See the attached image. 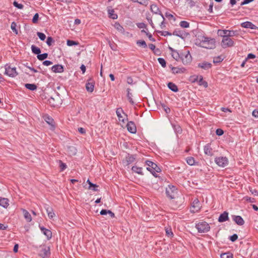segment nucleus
I'll list each match as a JSON object with an SVG mask.
<instances>
[{"mask_svg":"<svg viewBox=\"0 0 258 258\" xmlns=\"http://www.w3.org/2000/svg\"><path fill=\"white\" fill-rule=\"evenodd\" d=\"M37 57L39 60H43L46 58H47L48 54L47 53L39 54L37 56Z\"/></svg>","mask_w":258,"mask_h":258,"instance_id":"obj_36","label":"nucleus"},{"mask_svg":"<svg viewBox=\"0 0 258 258\" xmlns=\"http://www.w3.org/2000/svg\"><path fill=\"white\" fill-rule=\"evenodd\" d=\"M39 18V15L38 13H36L32 19V22L34 24H36L38 22Z\"/></svg>","mask_w":258,"mask_h":258,"instance_id":"obj_52","label":"nucleus"},{"mask_svg":"<svg viewBox=\"0 0 258 258\" xmlns=\"http://www.w3.org/2000/svg\"><path fill=\"white\" fill-rule=\"evenodd\" d=\"M50 254V248L45 245L40 246L39 255L42 258H47Z\"/></svg>","mask_w":258,"mask_h":258,"instance_id":"obj_6","label":"nucleus"},{"mask_svg":"<svg viewBox=\"0 0 258 258\" xmlns=\"http://www.w3.org/2000/svg\"><path fill=\"white\" fill-rule=\"evenodd\" d=\"M25 86L27 89L31 91L35 90L37 88V86L34 84H26Z\"/></svg>","mask_w":258,"mask_h":258,"instance_id":"obj_31","label":"nucleus"},{"mask_svg":"<svg viewBox=\"0 0 258 258\" xmlns=\"http://www.w3.org/2000/svg\"><path fill=\"white\" fill-rule=\"evenodd\" d=\"M127 129L131 133H136L137 128L135 124L133 121H130L126 125Z\"/></svg>","mask_w":258,"mask_h":258,"instance_id":"obj_11","label":"nucleus"},{"mask_svg":"<svg viewBox=\"0 0 258 258\" xmlns=\"http://www.w3.org/2000/svg\"><path fill=\"white\" fill-rule=\"evenodd\" d=\"M137 44L140 46L143 47L144 48H146L147 46L146 43L144 40H138L137 42Z\"/></svg>","mask_w":258,"mask_h":258,"instance_id":"obj_43","label":"nucleus"},{"mask_svg":"<svg viewBox=\"0 0 258 258\" xmlns=\"http://www.w3.org/2000/svg\"><path fill=\"white\" fill-rule=\"evenodd\" d=\"M159 33H160L161 35L164 36H166L167 35H169V36L171 35V33L168 31H159Z\"/></svg>","mask_w":258,"mask_h":258,"instance_id":"obj_53","label":"nucleus"},{"mask_svg":"<svg viewBox=\"0 0 258 258\" xmlns=\"http://www.w3.org/2000/svg\"><path fill=\"white\" fill-rule=\"evenodd\" d=\"M13 5L19 9H22L24 7L23 5L21 4H19L16 1L13 2Z\"/></svg>","mask_w":258,"mask_h":258,"instance_id":"obj_50","label":"nucleus"},{"mask_svg":"<svg viewBox=\"0 0 258 258\" xmlns=\"http://www.w3.org/2000/svg\"><path fill=\"white\" fill-rule=\"evenodd\" d=\"M244 199H245V200L247 202H249L250 203H253L254 202V198H250V197H244Z\"/></svg>","mask_w":258,"mask_h":258,"instance_id":"obj_57","label":"nucleus"},{"mask_svg":"<svg viewBox=\"0 0 258 258\" xmlns=\"http://www.w3.org/2000/svg\"><path fill=\"white\" fill-rule=\"evenodd\" d=\"M169 49L172 52V56L173 57V58L176 60H179L180 58V53L171 47H169Z\"/></svg>","mask_w":258,"mask_h":258,"instance_id":"obj_18","label":"nucleus"},{"mask_svg":"<svg viewBox=\"0 0 258 258\" xmlns=\"http://www.w3.org/2000/svg\"><path fill=\"white\" fill-rule=\"evenodd\" d=\"M173 34L174 35H176V36H179V37H181V33L180 32V31H174L173 33Z\"/></svg>","mask_w":258,"mask_h":258,"instance_id":"obj_62","label":"nucleus"},{"mask_svg":"<svg viewBox=\"0 0 258 258\" xmlns=\"http://www.w3.org/2000/svg\"><path fill=\"white\" fill-rule=\"evenodd\" d=\"M135 160V158L133 155H128L126 158L125 160L123 161V163L125 166H127L129 164L133 163Z\"/></svg>","mask_w":258,"mask_h":258,"instance_id":"obj_13","label":"nucleus"},{"mask_svg":"<svg viewBox=\"0 0 258 258\" xmlns=\"http://www.w3.org/2000/svg\"><path fill=\"white\" fill-rule=\"evenodd\" d=\"M223 59L224 58L222 56H218L213 58V62L214 63L220 62L223 61Z\"/></svg>","mask_w":258,"mask_h":258,"instance_id":"obj_39","label":"nucleus"},{"mask_svg":"<svg viewBox=\"0 0 258 258\" xmlns=\"http://www.w3.org/2000/svg\"><path fill=\"white\" fill-rule=\"evenodd\" d=\"M45 121L49 124H52V122H53V119L49 117H47V118H46L45 119Z\"/></svg>","mask_w":258,"mask_h":258,"instance_id":"obj_60","label":"nucleus"},{"mask_svg":"<svg viewBox=\"0 0 258 258\" xmlns=\"http://www.w3.org/2000/svg\"><path fill=\"white\" fill-rule=\"evenodd\" d=\"M54 42V40L51 37H48L46 40V43L48 46L52 45V43Z\"/></svg>","mask_w":258,"mask_h":258,"instance_id":"obj_47","label":"nucleus"},{"mask_svg":"<svg viewBox=\"0 0 258 258\" xmlns=\"http://www.w3.org/2000/svg\"><path fill=\"white\" fill-rule=\"evenodd\" d=\"M116 115L118 118V119L120 121L122 122L123 123L125 122V119L123 117L121 114L123 113V110L119 108H117L116 111Z\"/></svg>","mask_w":258,"mask_h":258,"instance_id":"obj_19","label":"nucleus"},{"mask_svg":"<svg viewBox=\"0 0 258 258\" xmlns=\"http://www.w3.org/2000/svg\"><path fill=\"white\" fill-rule=\"evenodd\" d=\"M233 220L238 225H243L244 223L243 219L240 216H233Z\"/></svg>","mask_w":258,"mask_h":258,"instance_id":"obj_16","label":"nucleus"},{"mask_svg":"<svg viewBox=\"0 0 258 258\" xmlns=\"http://www.w3.org/2000/svg\"><path fill=\"white\" fill-rule=\"evenodd\" d=\"M237 238H238L237 235L236 234H234L232 235V236H231L230 237L229 239L231 241H232V242H234V241H236L237 239Z\"/></svg>","mask_w":258,"mask_h":258,"instance_id":"obj_54","label":"nucleus"},{"mask_svg":"<svg viewBox=\"0 0 258 258\" xmlns=\"http://www.w3.org/2000/svg\"><path fill=\"white\" fill-rule=\"evenodd\" d=\"M67 44L68 46H71L73 45H78L79 44V42L71 40H68L67 42Z\"/></svg>","mask_w":258,"mask_h":258,"instance_id":"obj_41","label":"nucleus"},{"mask_svg":"<svg viewBox=\"0 0 258 258\" xmlns=\"http://www.w3.org/2000/svg\"><path fill=\"white\" fill-rule=\"evenodd\" d=\"M114 28L119 32L122 34L124 33V29L122 26H121L120 24L118 22H115L114 25Z\"/></svg>","mask_w":258,"mask_h":258,"instance_id":"obj_27","label":"nucleus"},{"mask_svg":"<svg viewBox=\"0 0 258 258\" xmlns=\"http://www.w3.org/2000/svg\"><path fill=\"white\" fill-rule=\"evenodd\" d=\"M142 169L143 168L142 167H139L137 166H134L132 168V170H133V171L141 175L143 174L142 172Z\"/></svg>","mask_w":258,"mask_h":258,"instance_id":"obj_29","label":"nucleus"},{"mask_svg":"<svg viewBox=\"0 0 258 258\" xmlns=\"http://www.w3.org/2000/svg\"><path fill=\"white\" fill-rule=\"evenodd\" d=\"M16 27H17V25L16 24V23L15 22H13L12 24H11V29L13 31V32H14L16 34H18V31L16 29Z\"/></svg>","mask_w":258,"mask_h":258,"instance_id":"obj_51","label":"nucleus"},{"mask_svg":"<svg viewBox=\"0 0 258 258\" xmlns=\"http://www.w3.org/2000/svg\"><path fill=\"white\" fill-rule=\"evenodd\" d=\"M180 26L182 28H188L189 26V24L186 21H182L180 22Z\"/></svg>","mask_w":258,"mask_h":258,"instance_id":"obj_42","label":"nucleus"},{"mask_svg":"<svg viewBox=\"0 0 258 258\" xmlns=\"http://www.w3.org/2000/svg\"><path fill=\"white\" fill-rule=\"evenodd\" d=\"M108 14L109 18L112 19H116L117 18V15L114 13L113 10H109Z\"/></svg>","mask_w":258,"mask_h":258,"instance_id":"obj_33","label":"nucleus"},{"mask_svg":"<svg viewBox=\"0 0 258 258\" xmlns=\"http://www.w3.org/2000/svg\"><path fill=\"white\" fill-rule=\"evenodd\" d=\"M192 207L197 211L200 209V203L198 199L195 200L192 203Z\"/></svg>","mask_w":258,"mask_h":258,"instance_id":"obj_32","label":"nucleus"},{"mask_svg":"<svg viewBox=\"0 0 258 258\" xmlns=\"http://www.w3.org/2000/svg\"><path fill=\"white\" fill-rule=\"evenodd\" d=\"M215 163L220 167H224L228 164V160L226 157H219L215 159Z\"/></svg>","mask_w":258,"mask_h":258,"instance_id":"obj_9","label":"nucleus"},{"mask_svg":"<svg viewBox=\"0 0 258 258\" xmlns=\"http://www.w3.org/2000/svg\"><path fill=\"white\" fill-rule=\"evenodd\" d=\"M196 228L199 233H206L210 229L209 224L205 221H201L196 225Z\"/></svg>","mask_w":258,"mask_h":258,"instance_id":"obj_3","label":"nucleus"},{"mask_svg":"<svg viewBox=\"0 0 258 258\" xmlns=\"http://www.w3.org/2000/svg\"><path fill=\"white\" fill-rule=\"evenodd\" d=\"M172 71L174 74H179L183 73L185 71V69L184 68L173 67Z\"/></svg>","mask_w":258,"mask_h":258,"instance_id":"obj_26","label":"nucleus"},{"mask_svg":"<svg viewBox=\"0 0 258 258\" xmlns=\"http://www.w3.org/2000/svg\"><path fill=\"white\" fill-rule=\"evenodd\" d=\"M227 33H228L227 30H219L218 31V34L219 36L222 37L223 38H224L226 36H227Z\"/></svg>","mask_w":258,"mask_h":258,"instance_id":"obj_35","label":"nucleus"},{"mask_svg":"<svg viewBox=\"0 0 258 258\" xmlns=\"http://www.w3.org/2000/svg\"><path fill=\"white\" fill-rule=\"evenodd\" d=\"M198 43L200 46L207 49H213L215 47V40L203 35L198 36L196 44Z\"/></svg>","mask_w":258,"mask_h":258,"instance_id":"obj_1","label":"nucleus"},{"mask_svg":"<svg viewBox=\"0 0 258 258\" xmlns=\"http://www.w3.org/2000/svg\"><path fill=\"white\" fill-rule=\"evenodd\" d=\"M166 235L168 237H172L173 236V233L171 230V228H166L165 229Z\"/></svg>","mask_w":258,"mask_h":258,"instance_id":"obj_48","label":"nucleus"},{"mask_svg":"<svg viewBox=\"0 0 258 258\" xmlns=\"http://www.w3.org/2000/svg\"><path fill=\"white\" fill-rule=\"evenodd\" d=\"M78 131L81 134H84L86 133V130L83 127H79L78 128Z\"/></svg>","mask_w":258,"mask_h":258,"instance_id":"obj_63","label":"nucleus"},{"mask_svg":"<svg viewBox=\"0 0 258 258\" xmlns=\"http://www.w3.org/2000/svg\"><path fill=\"white\" fill-rule=\"evenodd\" d=\"M46 212L49 219H52L55 216V214L53 212V209L50 207H45Z\"/></svg>","mask_w":258,"mask_h":258,"instance_id":"obj_21","label":"nucleus"},{"mask_svg":"<svg viewBox=\"0 0 258 258\" xmlns=\"http://www.w3.org/2000/svg\"><path fill=\"white\" fill-rule=\"evenodd\" d=\"M23 213L24 214V218L27 221V222L31 221L32 218L31 215L27 210L23 209Z\"/></svg>","mask_w":258,"mask_h":258,"instance_id":"obj_28","label":"nucleus"},{"mask_svg":"<svg viewBox=\"0 0 258 258\" xmlns=\"http://www.w3.org/2000/svg\"><path fill=\"white\" fill-rule=\"evenodd\" d=\"M146 164L148 166L147 169L150 171L155 177H157L156 173L161 172V170L160 168L158 167L156 163L151 161H146Z\"/></svg>","mask_w":258,"mask_h":258,"instance_id":"obj_2","label":"nucleus"},{"mask_svg":"<svg viewBox=\"0 0 258 258\" xmlns=\"http://www.w3.org/2000/svg\"><path fill=\"white\" fill-rule=\"evenodd\" d=\"M40 229L43 233L46 236L47 239H50L51 238L52 232L50 230L43 227H41Z\"/></svg>","mask_w":258,"mask_h":258,"instance_id":"obj_17","label":"nucleus"},{"mask_svg":"<svg viewBox=\"0 0 258 258\" xmlns=\"http://www.w3.org/2000/svg\"><path fill=\"white\" fill-rule=\"evenodd\" d=\"M234 44V42L233 39L228 37V36H226L223 38L221 42V46L224 48L232 47Z\"/></svg>","mask_w":258,"mask_h":258,"instance_id":"obj_7","label":"nucleus"},{"mask_svg":"<svg viewBox=\"0 0 258 258\" xmlns=\"http://www.w3.org/2000/svg\"><path fill=\"white\" fill-rule=\"evenodd\" d=\"M199 83H200V85H203L205 87H208V83L206 81H203V77L202 76H200V81H199Z\"/></svg>","mask_w":258,"mask_h":258,"instance_id":"obj_49","label":"nucleus"},{"mask_svg":"<svg viewBox=\"0 0 258 258\" xmlns=\"http://www.w3.org/2000/svg\"><path fill=\"white\" fill-rule=\"evenodd\" d=\"M130 91H131V89L130 88L127 89V99L128 100L129 102L131 104H133L134 103V101L132 98V95L130 93Z\"/></svg>","mask_w":258,"mask_h":258,"instance_id":"obj_34","label":"nucleus"},{"mask_svg":"<svg viewBox=\"0 0 258 258\" xmlns=\"http://www.w3.org/2000/svg\"><path fill=\"white\" fill-rule=\"evenodd\" d=\"M167 86L169 89L174 92H177L178 91L177 86L172 82H169L167 84Z\"/></svg>","mask_w":258,"mask_h":258,"instance_id":"obj_25","label":"nucleus"},{"mask_svg":"<svg viewBox=\"0 0 258 258\" xmlns=\"http://www.w3.org/2000/svg\"><path fill=\"white\" fill-rule=\"evenodd\" d=\"M5 74L9 77H15L18 75L15 67H12L11 66L6 64L5 66Z\"/></svg>","mask_w":258,"mask_h":258,"instance_id":"obj_5","label":"nucleus"},{"mask_svg":"<svg viewBox=\"0 0 258 258\" xmlns=\"http://www.w3.org/2000/svg\"><path fill=\"white\" fill-rule=\"evenodd\" d=\"M86 88L88 92H92L94 88V83L93 82L87 83Z\"/></svg>","mask_w":258,"mask_h":258,"instance_id":"obj_24","label":"nucleus"},{"mask_svg":"<svg viewBox=\"0 0 258 258\" xmlns=\"http://www.w3.org/2000/svg\"><path fill=\"white\" fill-rule=\"evenodd\" d=\"M238 34L237 31L228 30L227 36L229 37L237 36Z\"/></svg>","mask_w":258,"mask_h":258,"instance_id":"obj_37","label":"nucleus"},{"mask_svg":"<svg viewBox=\"0 0 258 258\" xmlns=\"http://www.w3.org/2000/svg\"><path fill=\"white\" fill-rule=\"evenodd\" d=\"M0 206L7 208L9 206V200L7 198L0 197Z\"/></svg>","mask_w":258,"mask_h":258,"instance_id":"obj_22","label":"nucleus"},{"mask_svg":"<svg viewBox=\"0 0 258 258\" xmlns=\"http://www.w3.org/2000/svg\"><path fill=\"white\" fill-rule=\"evenodd\" d=\"M52 64V62L50 60H45L43 62V64L46 66H48Z\"/></svg>","mask_w":258,"mask_h":258,"instance_id":"obj_58","label":"nucleus"},{"mask_svg":"<svg viewBox=\"0 0 258 258\" xmlns=\"http://www.w3.org/2000/svg\"><path fill=\"white\" fill-rule=\"evenodd\" d=\"M228 220V213L227 212H224L221 214L218 218L219 222H223Z\"/></svg>","mask_w":258,"mask_h":258,"instance_id":"obj_20","label":"nucleus"},{"mask_svg":"<svg viewBox=\"0 0 258 258\" xmlns=\"http://www.w3.org/2000/svg\"><path fill=\"white\" fill-rule=\"evenodd\" d=\"M212 64L207 61H204L198 63V66L199 68H202L205 70H208L211 68Z\"/></svg>","mask_w":258,"mask_h":258,"instance_id":"obj_12","label":"nucleus"},{"mask_svg":"<svg viewBox=\"0 0 258 258\" xmlns=\"http://www.w3.org/2000/svg\"><path fill=\"white\" fill-rule=\"evenodd\" d=\"M37 36H38V37L39 38V39L41 40H44L46 38V36L43 33H41V32H38L37 33Z\"/></svg>","mask_w":258,"mask_h":258,"instance_id":"obj_44","label":"nucleus"},{"mask_svg":"<svg viewBox=\"0 0 258 258\" xmlns=\"http://www.w3.org/2000/svg\"><path fill=\"white\" fill-rule=\"evenodd\" d=\"M135 2L145 6L148 5V0H135Z\"/></svg>","mask_w":258,"mask_h":258,"instance_id":"obj_45","label":"nucleus"},{"mask_svg":"<svg viewBox=\"0 0 258 258\" xmlns=\"http://www.w3.org/2000/svg\"><path fill=\"white\" fill-rule=\"evenodd\" d=\"M180 59L184 65L190 63L192 60V57L189 53V51H187L185 52L180 53Z\"/></svg>","mask_w":258,"mask_h":258,"instance_id":"obj_4","label":"nucleus"},{"mask_svg":"<svg viewBox=\"0 0 258 258\" xmlns=\"http://www.w3.org/2000/svg\"><path fill=\"white\" fill-rule=\"evenodd\" d=\"M147 36L148 37L149 39L151 41H153V42L155 41V39L154 38H153L151 34H150L149 33H147Z\"/></svg>","mask_w":258,"mask_h":258,"instance_id":"obj_61","label":"nucleus"},{"mask_svg":"<svg viewBox=\"0 0 258 258\" xmlns=\"http://www.w3.org/2000/svg\"><path fill=\"white\" fill-rule=\"evenodd\" d=\"M176 192V188L174 186L168 185V187L166 189V195L170 199H173L175 198Z\"/></svg>","mask_w":258,"mask_h":258,"instance_id":"obj_10","label":"nucleus"},{"mask_svg":"<svg viewBox=\"0 0 258 258\" xmlns=\"http://www.w3.org/2000/svg\"><path fill=\"white\" fill-rule=\"evenodd\" d=\"M186 162L189 165H193L195 164V159L192 157H188L186 158Z\"/></svg>","mask_w":258,"mask_h":258,"instance_id":"obj_38","label":"nucleus"},{"mask_svg":"<svg viewBox=\"0 0 258 258\" xmlns=\"http://www.w3.org/2000/svg\"><path fill=\"white\" fill-rule=\"evenodd\" d=\"M158 61L162 67L165 68L166 67V61L165 60V59L164 58H161V57L158 58Z\"/></svg>","mask_w":258,"mask_h":258,"instance_id":"obj_40","label":"nucleus"},{"mask_svg":"<svg viewBox=\"0 0 258 258\" xmlns=\"http://www.w3.org/2000/svg\"><path fill=\"white\" fill-rule=\"evenodd\" d=\"M241 27L245 28L254 29L255 27L254 25H253L251 22L248 21L241 23Z\"/></svg>","mask_w":258,"mask_h":258,"instance_id":"obj_23","label":"nucleus"},{"mask_svg":"<svg viewBox=\"0 0 258 258\" xmlns=\"http://www.w3.org/2000/svg\"><path fill=\"white\" fill-rule=\"evenodd\" d=\"M51 70L54 73H60L63 72V68L61 64H56L52 67Z\"/></svg>","mask_w":258,"mask_h":258,"instance_id":"obj_14","label":"nucleus"},{"mask_svg":"<svg viewBox=\"0 0 258 258\" xmlns=\"http://www.w3.org/2000/svg\"><path fill=\"white\" fill-rule=\"evenodd\" d=\"M252 115L254 117H258V110L255 109L252 111Z\"/></svg>","mask_w":258,"mask_h":258,"instance_id":"obj_64","label":"nucleus"},{"mask_svg":"<svg viewBox=\"0 0 258 258\" xmlns=\"http://www.w3.org/2000/svg\"><path fill=\"white\" fill-rule=\"evenodd\" d=\"M221 258H232V254L230 253H224L221 254Z\"/></svg>","mask_w":258,"mask_h":258,"instance_id":"obj_46","label":"nucleus"},{"mask_svg":"<svg viewBox=\"0 0 258 258\" xmlns=\"http://www.w3.org/2000/svg\"><path fill=\"white\" fill-rule=\"evenodd\" d=\"M216 133L218 136H222L224 134V132L222 129L218 128L216 131Z\"/></svg>","mask_w":258,"mask_h":258,"instance_id":"obj_56","label":"nucleus"},{"mask_svg":"<svg viewBox=\"0 0 258 258\" xmlns=\"http://www.w3.org/2000/svg\"><path fill=\"white\" fill-rule=\"evenodd\" d=\"M204 153L206 155L212 156L213 155L212 149L209 144H207L204 148Z\"/></svg>","mask_w":258,"mask_h":258,"instance_id":"obj_15","label":"nucleus"},{"mask_svg":"<svg viewBox=\"0 0 258 258\" xmlns=\"http://www.w3.org/2000/svg\"><path fill=\"white\" fill-rule=\"evenodd\" d=\"M60 162V168L61 169V171H62L64 170L67 168V165L66 164L62 163L61 161L59 160Z\"/></svg>","mask_w":258,"mask_h":258,"instance_id":"obj_55","label":"nucleus"},{"mask_svg":"<svg viewBox=\"0 0 258 258\" xmlns=\"http://www.w3.org/2000/svg\"><path fill=\"white\" fill-rule=\"evenodd\" d=\"M150 10L153 13L156 14H159L161 16L163 20H162V22L161 23L160 27H161V29H163V27H165V25H164V21L165 20V18H164L163 15L161 14V11H160L159 8L157 7V6L156 5L152 4L151 5Z\"/></svg>","mask_w":258,"mask_h":258,"instance_id":"obj_8","label":"nucleus"},{"mask_svg":"<svg viewBox=\"0 0 258 258\" xmlns=\"http://www.w3.org/2000/svg\"><path fill=\"white\" fill-rule=\"evenodd\" d=\"M31 50L33 53L37 54V55L41 52L40 49L34 45L31 46Z\"/></svg>","mask_w":258,"mask_h":258,"instance_id":"obj_30","label":"nucleus"},{"mask_svg":"<svg viewBox=\"0 0 258 258\" xmlns=\"http://www.w3.org/2000/svg\"><path fill=\"white\" fill-rule=\"evenodd\" d=\"M255 57V55L252 53H249L247 56V57L245 58L246 60L247 59H253Z\"/></svg>","mask_w":258,"mask_h":258,"instance_id":"obj_59","label":"nucleus"}]
</instances>
